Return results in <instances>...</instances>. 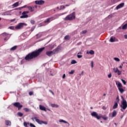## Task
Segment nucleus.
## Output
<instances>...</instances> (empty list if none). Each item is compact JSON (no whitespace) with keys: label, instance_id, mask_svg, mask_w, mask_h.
<instances>
[{"label":"nucleus","instance_id":"bb28decb","mask_svg":"<svg viewBox=\"0 0 127 127\" xmlns=\"http://www.w3.org/2000/svg\"><path fill=\"white\" fill-rule=\"evenodd\" d=\"M51 106L52 107V108H58L59 107L58 105L55 104H52Z\"/></svg>","mask_w":127,"mask_h":127},{"label":"nucleus","instance_id":"6e6d98bb","mask_svg":"<svg viewBox=\"0 0 127 127\" xmlns=\"http://www.w3.org/2000/svg\"><path fill=\"white\" fill-rule=\"evenodd\" d=\"M9 29H14V27L13 26L9 27Z\"/></svg>","mask_w":127,"mask_h":127},{"label":"nucleus","instance_id":"b1692460","mask_svg":"<svg viewBox=\"0 0 127 127\" xmlns=\"http://www.w3.org/2000/svg\"><path fill=\"white\" fill-rule=\"evenodd\" d=\"M17 48V46H14L10 49V51H14Z\"/></svg>","mask_w":127,"mask_h":127},{"label":"nucleus","instance_id":"9d476101","mask_svg":"<svg viewBox=\"0 0 127 127\" xmlns=\"http://www.w3.org/2000/svg\"><path fill=\"white\" fill-rule=\"evenodd\" d=\"M46 55H47V56H49V57H50V56H52V55H53V54H55V53L54 52V51H47L46 53Z\"/></svg>","mask_w":127,"mask_h":127},{"label":"nucleus","instance_id":"a211bd4d","mask_svg":"<svg viewBox=\"0 0 127 127\" xmlns=\"http://www.w3.org/2000/svg\"><path fill=\"white\" fill-rule=\"evenodd\" d=\"M33 30H34V27H32L31 29V32H30V31H27L24 33V34H30V33H31V32H32V31H33Z\"/></svg>","mask_w":127,"mask_h":127},{"label":"nucleus","instance_id":"5701e85b","mask_svg":"<svg viewBox=\"0 0 127 127\" xmlns=\"http://www.w3.org/2000/svg\"><path fill=\"white\" fill-rule=\"evenodd\" d=\"M31 120H32L33 121H34V120H35V121L36 122V123H37V124H38V121H39V119H38V117H33L32 118Z\"/></svg>","mask_w":127,"mask_h":127},{"label":"nucleus","instance_id":"774afa93","mask_svg":"<svg viewBox=\"0 0 127 127\" xmlns=\"http://www.w3.org/2000/svg\"><path fill=\"white\" fill-rule=\"evenodd\" d=\"M83 73H84V72L82 71L81 73L80 74H79V76H81V75H83Z\"/></svg>","mask_w":127,"mask_h":127},{"label":"nucleus","instance_id":"a18cd8bd","mask_svg":"<svg viewBox=\"0 0 127 127\" xmlns=\"http://www.w3.org/2000/svg\"><path fill=\"white\" fill-rule=\"evenodd\" d=\"M30 127H36V126H35V125H34L32 123L30 124Z\"/></svg>","mask_w":127,"mask_h":127},{"label":"nucleus","instance_id":"f257e3e1","mask_svg":"<svg viewBox=\"0 0 127 127\" xmlns=\"http://www.w3.org/2000/svg\"><path fill=\"white\" fill-rule=\"evenodd\" d=\"M44 47L41 48L37 50H36L34 52H32V53L28 54L25 57V59L27 61H29L32 59H34V58H36V57H38V56H39V55H40V53H41V52H42V51L44 50Z\"/></svg>","mask_w":127,"mask_h":127},{"label":"nucleus","instance_id":"de8ad7c7","mask_svg":"<svg viewBox=\"0 0 127 127\" xmlns=\"http://www.w3.org/2000/svg\"><path fill=\"white\" fill-rule=\"evenodd\" d=\"M91 68H93L94 67V62L91 61Z\"/></svg>","mask_w":127,"mask_h":127},{"label":"nucleus","instance_id":"f03ea898","mask_svg":"<svg viewBox=\"0 0 127 127\" xmlns=\"http://www.w3.org/2000/svg\"><path fill=\"white\" fill-rule=\"evenodd\" d=\"M91 116L92 117H93V118H95V119H97V120H100L101 119H103L104 121H107L108 120L107 117L103 116V115L101 114H98L96 112H93L91 113Z\"/></svg>","mask_w":127,"mask_h":127},{"label":"nucleus","instance_id":"13d9d810","mask_svg":"<svg viewBox=\"0 0 127 127\" xmlns=\"http://www.w3.org/2000/svg\"><path fill=\"white\" fill-rule=\"evenodd\" d=\"M49 92H50V93H51L52 94V95H54V92H53V91H52V90H50Z\"/></svg>","mask_w":127,"mask_h":127},{"label":"nucleus","instance_id":"f8f14e48","mask_svg":"<svg viewBox=\"0 0 127 127\" xmlns=\"http://www.w3.org/2000/svg\"><path fill=\"white\" fill-rule=\"evenodd\" d=\"M54 53H58L59 51H61V47L58 46L57 48L55 49V50H53Z\"/></svg>","mask_w":127,"mask_h":127},{"label":"nucleus","instance_id":"e433bc0d","mask_svg":"<svg viewBox=\"0 0 127 127\" xmlns=\"http://www.w3.org/2000/svg\"><path fill=\"white\" fill-rule=\"evenodd\" d=\"M122 87H123V85H122V83H121L120 82H119L118 83V89H119V88H122Z\"/></svg>","mask_w":127,"mask_h":127},{"label":"nucleus","instance_id":"f3484780","mask_svg":"<svg viewBox=\"0 0 127 127\" xmlns=\"http://www.w3.org/2000/svg\"><path fill=\"white\" fill-rule=\"evenodd\" d=\"M39 109L41 111H45V112H46V108L44 106H43L41 105H39Z\"/></svg>","mask_w":127,"mask_h":127},{"label":"nucleus","instance_id":"603ef678","mask_svg":"<svg viewBox=\"0 0 127 127\" xmlns=\"http://www.w3.org/2000/svg\"><path fill=\"white\" fill-rule=\"evenodd\" d=\"M82 56L80 55H77V58H82Z\"/></svg>","mask_w":127,"mask_h":127},{"label":"nucleus","instance_id":"79ce46f5","mask_svg":"<svg viewBox=\"0 0 127 127\" xmlns=\"http://www.w3.org/2000/svg\"><path fill=\"white\" fill-rule=\"evenodd\" d=\"M114 60H115V61H117V62H120V59L118 58H114Z\"/></svg>","mask_w":127,"mask_h":127},{"label":"nucleus","instance_id":"7ed1b4c3","mask_svg":"<svg viewBox=\"0 0 127 127\" xmlns=\"http://www.w3.org/2000/svg\"><path fill=\"white\" fill-rule=\"evenodd\" d=\"M76 17V12H73L72 13L70 14L69 15H67L64 19V21H68V20H74Z\"/></svg>","mask_w":127,"mask_h":127},{"label":"nucleus","instance_id":"473e14b6","mask_svg":"<svg viewBox=\"0 0 127 127\" xmlns=\"http://www.w3.org/2000/svg\"><path fill=\"white\" fill-rule=\"evenodd\" d=\"M64 39L65 40H69V39H70V37L69 35H66L64 37Z\"/></svg>","mask_w":127,"mask_h":127},{"label":"nucleus","instance_id":"393cba45","mask_svg":"<svg viewBox=\"0 0 127 127\" xmlns=\"http://www.w3.org/2000/svg\"><path fill=\"white\" fill-rule=\"evenodd\" d=\"M117 111L116 110H114L113 113H112V118H115L116 116H117Z\"/></svg>","mask_w":127,"mask_h":127},{"label":"nucleus","instance_id":"e2e57ef3","mask_svg":"<svg viewBox=\"0 0 127 127\" xmlns=\"http://www.w3.org/2000/svg\"><path fill=\"white\" fill-rule=\"evenodd\" d=\"M124 38L125 39H127V34L124 35Z\"/></svg>","mask_w":127,"mask_h":127},{"label":"nucleus","instance_id":"c756f323","mask_svg":"<svg viewBox=\"0 0 127 127\" xmlns=\"http://www.w3.org/2000/svg\"><path fill=\"white\" fill-rule=\"evenodd\" d=\"M64 14H65V13L58 14L56 15V16L57 17L56 18H58V17L59 16H61V15H63Z\"/></svg>","mask_w":127,"mask_h":127},{"label":"nucleus","instance_id":"423d86ee","mask_svg":"<svg viewBox=\"0 0 127 127\" xmlns=\"http://www.w3.org/2000/svg\"><path fill=\"white\" fill-rule=\"evenodd\" d=\"M13 105L15 108H18V110H20V108L23 107L22 105H21L19 102L14 103H13Z\"/></svg>","mask_w":127,"mask_h":127},{"label":"nucleus","instance_id":"4be33fe9","mask_svg":"<svg viewBox=\"0 0 127 127\" xmlns=\"http://www.w3.org/2000/svg\"><path fill=\"white\" fill-rule=\"evenodd\" d=\"M19 5V2H16L12 5L13 7H17Z\"/></svg>","mask_w":127,"mask_h":127},{"label":"nucleus","instance_id":"39448f33","mask_svg":"<svg viewBox=\"0 0 127 127\" xmlns=\"http://www.w3.org/2000/svg\"><path fill=\"white\" fill-rule=\"evenodd\" d=\"M26 26V24L24 23H20L18 25H17L15 28V29H22L24 26Z\"/></svg>","mask_w":127,"mask_h":127},{"label":"nucleus","instance_id":"3c124183","mask_svg":"<svg viewBox=\"0 0 127 127\" xmlns=\"http://www.w3.org/2000/svg\"><path fill=\"white\" fill-rule=\"evenodd\" d=\"M31 24H34V23H35V21H34V20H32L31 21Z\"/></svg>","mask_w":127,"mask_h":127},{"label":"nucleus","instance_id":"2f4dec72","mask_svg":"<svg viewBox=\"0 0 127 127\" xmlns=\"http://www.w3.org/2000/svg\"><path fill=\"white\" fill-rule=\"evenodd\" d=\"M118 89L119 90L121 94H123V93H124V89L122 88V87L119 88Z\"/></svg>","mask_w":127,"mask_h":127},{"label":"nucleus","instance_id":"680f3d73","mask_svg":"<svg viewBox=\"0 0 127 127\" xmlns=\"http://www.w3.org/2000/svg\"><path fill=\"white\" fill-rule=\"evenodd\" d=\"M4 15H8V12H5L4 13Z\"/></svg>","mask_w":127,"mask_h":127},{"label":"nucleus","instance_id":"dca6fc26","mask_svg":"<svg viewBox=\"0 0 127 127\" xmlns=\"http://www.w3.org/2000/svg\"><path fill=\"white\" fill-rule=\"evenodd\" d=\"M37 36V38H40V37H42V36H44V33H39V34L36 35Z\"/></svg>","mask_w":127,"mask_h":127},{"label":"nucleus","instance_id":"4d7b16f0","mask_svg":"<svg viewBox=\"0 0 127 127\" xmlns=\"http://www.w3.org/2000/svg\"><path fill=\"white\" fill-rule=\"evenodd\" d=\"M65 77H66V74H64L63 75V79H65Z\"/></svg>","mask_w":127,"mask_h":127},{"label":"nucleus","instance_id":"f704fd0d","mask_svg":"<svg viewBox=\"0 0 127 127\" xmlns=\"http://www.w3.org/2000/svg\"><path fill=\"white\" fill-rule=\"evenodd\" d=\"M28 5H25L22 7H20L19 8V9H21L22 8H25V7H27V8H28Z\"/></svg>","mask_w":127,"mask_h":127},{"label":"nucleus","instance_id":"864d4df0","mask_svg":"<svg viewBox=\"0 0 127 127\" xmlns=\"http://www.w3.org/2000/svg\"><path fill=\"white\" fill-rule=\"evenodd\" d=\"M112 17H113V15L112 14H110L108 16V18H112Z\"/></svg>","mask_w":127,"mask_h":127},{"label":"nucleus","instance_id":"bf43d9fd","mask_svg":"<svg viewBox=\"0 0 127 127\" xmlns=\"http://www.w3.org/2000/svg\"><path fill=\"white\" fill-rule=\"evenodd\" d=\"M77 33V31H74L73 32H72V35H74V34H76Z\"/></svg>","mask_w":127,"mask_h":127},{"label":"nucleus","instance_id":"0e129e2a","mask_svg":"<svg viewBox=\"0 0 127 127\" xmlns=\"http://www.w3.org/2000/svg\"><path fill=\"white\" fill-rule=\"evenodd\" d=\"M11 22H13V21H15V19H13L12 20H10Z\"/></svg>","mask_w":127,"mask_h":127},{"label":"nucleus","instance_id":"052dcab7","mask_svg":"<svg viewBox=\"0 0 127 127\" xmlns=\"http://www.w3.org/2000/svg\"><path fill=\"white\" fill-rule=\"evenodd\" d=\"M34 8H37V5H35L34 6H33V9Z\"/></svg>","mask_w":127,"mask_h":127},{"label":"nucleus","instance_id":"4468645a","mask_svg":"<svg viewBox=\"0 0 127 127\" xmlns=\"http://www.w3.org/2000/svg\"><path fill=\"white\" fill-rule=\"evenodd\" d=\"M124 5H125V3H121L119 4L116 7V9H120V8H122V7H124Z\"/></svg>","mask_w":127,"mask_h":127},{"label":"nucleus","instance_id":"ddd939ff","mask_svg":"<svg viewBox=\"0 0 127 127\" xmlns=\"http://www.w3.org/2000/svg\"><path fill=\"white\" fill-rule=\"evenodd\" d=\"M38 124H39V125H43V124L44 125H48V122H46V121H41V120H40L39 119V120L38 121Z\"/></svg>","mask_w":127,"mask_h":127},{"label":"nucleus","instance_id":"20e7f679","mask_svg":"<svg viewBox=\"0 0 127 127\" xmlns=\"http://www.w3.org/2000/svg\"><path fill=\"white\" fill-rule=\"evenodd\" d=\"M122 98V101L121 102V104L120 105V107L123 110H126L127 108V102L126 100L124 98L123 96H121Z\"/></svg>","mask_w":127,"mask_h":127},{"label":"nucleus","instance_id":"a878e982","mask_svg":"<svg viewBox=\"0 0 127 127\" xmlns=\"http://www.w3.org/2000/svg\"><path fill=\"white\" fill-rule=\"evenodd\" d=\"M19 39H20V40H24V39H25V37H24L23 35H21L20 37H19Z\"/></svg>","mask_w":127,"mask_h":127},{"label":"nucleus","instance_id":"5fc2aeb1","mask_svg":"<svg viewBox=\"0 0 127 127\" xmlns=\"http://www.w3.org/2000/svg\"><path fill=\"white\" fill-rule=\"evenodd\" d=\"M108 78H111L112 77V73L108 74Z\"/></svg>","mask_w":127,"mask_h":127},{"label":"nucleus","instance_id":"0eeeda50","mask_svg":"<svg viewBox=\"0 0 127 127\" xmlns=\"http://www.w3.org/2000/svg\"><path fill=\"white\" fill-rule=\"evenodd\" d=\"M55 19H56V18H55L54 17H51L47 18L46 20H45L44 21V23H49V22L52 21V20H54Z\"/></svg>","mask_w":127,"mask_h":127},{"label":"nucleus","instance_id":"aec40b11","mask_svg":"<svg viewBox=\"0 0 127 127\" xmlns=\"http://www.w3.org/2000/svg\"><path fill=\"white\" fill-rule=\"evenodd\" d=\"M118 106H119V104H118V102H115L114 105L113 107V110H115V109H117V108H118Z\"/></svg>","mask_w":127,"mask_h":127},{"label":"nucleus","instance_id":"c9c22d12","mask_svg":"<svg viewBox=\"0 0 127 127\" xmlns=\"http://www.w3.org/2000/svg\"><path fill=\"white\" fill-rule=\"evenodd\" d=\"M24 111H25V112H26V113H28V112H29L30 110H29V109L27 108H24Z\"/></svg>","mask_w":127,"mask_h":127},{"label":"nucleus","instance_id":"1a4fd4ad","mask_svg":"<svg viewBox=\"0 0 127 127\" xmlns=\"http://www.w3.org/2000/svg\"><path fill=\"white\" fill-rule=\"evenodd\" d=\"M119 41V39H118L117 38L115 37H111L110 39V42H118Z\"/></svg>","mask_w":127,"mask_h":127},{"label":"nucleus","instance_id":"37998d69","mask_svg":"<svg viewBox=\"0 0 127 127\" xmlns=\"http://www.w3.org/2000/svg\"><path fill=\"white\" fill-rule=\"evenodd\" d=\"M81 33L82 34H85V33H87V30L82 31Z\"/></svg>","mask_w":127,"mask_h":127},{"label":"nucleus","instance_id":"7c9ffc66","mask_svg":"<svg viewBox=\"0 0 127 127\" xmlns=\"http://www.w3.org/2000/svg\"><path fill=\"white\" fill-rule=\"evenodd\" d=\"M113 71H114V73H118V71H119V69L118 68V67L114 68Z\"/></svg>","mask_w":127,"mask_h":127},{"label":"nucleus","instance_id":"6e6552de","mask_svg":"<svg viewBox=\"0 0 127 127\" xmlns=\"http://www.w3.org/2000/svg\"><path fill=\"white\" fill-rule=\"evenodd\" d=\"M2 35L3 36H5L6 37L4 38V41H6L8 40V39H9V37H10V35H9V34H7L5 32L3 33L2 34Z\"/></svg>","mask_w":127,"mask_h":127},{"label":"nucleus","instance_id":"c03bdc74","mask_svg":"<svg viewBox=\"0 0 127 127\" xmlns=\"http://www.w3.org/2000/svg\"><path fill=\"white\" fill-rule=\"evenodd\" d=\"M122 81L123 83V84L124 85H126L127 84V82H126V80H124V79H122Z\"/></svg>","mask_w":127,"mask_h":127},{"label":"nucleus","instance_id":"09e8293b","mask_svg":"<svg viewBox=\"0 0 127 127\" xmlns=\"http://www.w3.org/2000/svg\"><path fill=\"white\" fill-rule=\"evenodd\" d=\"M74 71L73 70H71L70 72H69V74H74Z\"/></svg>","mask_w":127,"mask_h":127},{"label":"nucleus","instance_id":"58836bf2","mask_svg":"<svg viewBox=\"0 0 127 127\" xmlns=\"http://www.w3.org/2000/svg\"><path fill=\"white\" fill-rule=\"evenodd\" d=\"M77 63V61H75V60H73L71 62V64H76Z\"/></svg>","mask_w":127,"mask_h":127},{"label":"nucleus","instance_id":"6ab92c4d","mask_svg":"<svg viewBox=\"0 0 127 127\" xmlns=\"http://www.w3.org/2000/svg\"><path fill=\"white\" fill-rule=\"evenodd\" d=\"M87 54H90V55H94L95 54V52L94 51L91 50L89 52H86Z\"/></svg>","mask_w":127,"mask_h":127},{"label":"nucleus","instance_id":"338daca9","mask_svg":"<svg viewBox=\"0 0 127 127\" xmlns=\"http://www.w3.org/2000/svg\"><path fill=\"white\" fill-rule=\"evenodd\" d=\"M77 45H81V44H82V42H79V43H78L77 44Z\"/></svg>","mask_w":127,"mask_h":127},{"label":"nucleus","instance_id":"69168bd1","mask_svg":"<svg viewBox=\"0 0 127 127\" xmlns=\"http://www.w3.org/2000/svg\"><path fill=\"white\" fill-rule=\"evenodd\" d=\"M22 15H25V14H26V12H25V11H24V12H23L22 13Z\"/></svg>","mask_w":127,"mask_h":127},{"label":"nucleus","instance_id":"a19ab883","mask_svg":"<svg viewBox=\"0 0 127 127\" xmlns=\"http://www.w3.org/2000/svg\"><path fill=\"white\" fill-rule=\"evenodd\" d=\"M116 103H119V102H120V97H119V96H118L116 98Z\"/></svg>","mask_w":127,"mask_h":127},{"label":"nucleus","instance_id":"cd10ccee","mask_svg":"<svg viewBox=\"0 0 127 127\" xmlns=\"http://www.w3.org/2000/svg\"><path fill=\"white\" fill-rule=\"evenodd\" d=\"M59 122H60V123H64V124H67L68 125H69V123L67 121H65L62 120V119H60L59 120Z\"/></svg>","mask_w":127,"mask_h":127},{"label":"nucleus","instance_id":"412c9836","mask_svg":"<svg viewBox=\"0 0 127 127\" xmlns=\"http://www.w3.org/2000/svg\"><path fill=\"white\" fill-rule=\"evenodd\" d=\"M27 8L29 9V10H30L31 12L34 11V9L31 6H28Z\"/></svg>","mask_w":127,"mask_h":127},{"label":"nucleus","instance_id":"72a5a7b5","mask_svg":"<svg viewBox=\"0 0 127 127\" xmlns=\"http://www.w3.org/2000/svg\"><path fill=\"white\" fill-rule=\"evenodd\" d=\"M23 125L25 127H28V126L27 125H29V123L24 122Z\"/></svg>","mask_w":127,"mask_h":127},{"label":"nucleus","instance_id":"2eb2a0df","mask_svg":"<svg viewBox=\"0 0 127 127\" xmlns=\"http://www.w3.org/2000/svg\"><path fill=\"white\" fill-rule=\"evenodd\" d=\"M5 124L6 126H7L9 127H10V126H11V122H10L9 120H5Z\"/></svg>","mask_w":127,"mask_h":127},{"label":"nucleus","instance_id":"ea45409f","mask_svg":"<svg viewBox=\"0 0 127 127\" xmlns=\"http://www.w3.org/2000/svg\"><path fill=\"white\" fill-rule=\"evenodd\" d=\"M66 7V6H64V5H61L60 6V10H61V9H64V8H65Z\"/></svg>","mask_w":127,"mask_h":127},{"label":"nucleus","instance_id":"c85d7f7f","mask_svg":"<svg viewBox=\"0 0 127 127\" xmlns=\"http://www.w3.org/2000/svg\"><path fill=\"white\" fill-rule=\"evenodd\" d=\"M20 17V18H27V17H28V15L27 14L22 15Z\"/></svg>","mask_w":127,"mask_h":127},{"label":"nucleus","instance_id":"9b49d317","mask_svg":"<svg viewBox=\"0 0 127 127\" xmlns=\"http://www.w3.org/2000/svg\"><path fill=\"white\" fill-rule=\"evenodd\" d=\"M35 3H36V4H39L41 5V4H43V3H44V0H36L35 1Z\"/></svg>","mask_w":127,"mask_h":127},{"label":"nucleus","instance_id":"4c0bfd02","mask_svg":"<svg viewBox=\"0 0 127 127\" xmlns=\"http://www.w3.org/2000/svg\"><path fill=\"white\" fill-rule=\"evenodd\" d=\"M17 115L19 117H22L23 116V114H22L21 112H18Z\"/></svg>","mask_w":127,"mask_h":127},{"label":"nucleus","instance_id":"49530a36","mask_svg":"<svg viewBox=\"0 0 127 127\" xmlns=\"http://www.w3.org/2000/svg\"><path fill=\"white\" fill-rule=\"evenodd\" d=\"M117 74L118 75H119L120 76V75H121L122 74V72L121 71H120V70H119L118 71H117Z\"/></svg>","mask_w":127,"mask_h":127},{"label":"nucleus","instance_id":"8fccbe9b","mask_svg":"<svg viewBox=\"0 0 127 127\" xmlns=\"http://www.w3.org/2000/svg\"><path fill=\"white\" fill-rule=\"evenodd\" d=\"M29 95L30 96H32V95H33V92H32V91L29 92Z\"/></svg>","mask_w":127,"mask_h":127}]
</instances>
